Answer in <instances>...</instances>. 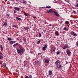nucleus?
<instances>
[{
    "mask_svg": "<svg viewBox=\"0 0 78 78\" xmlns=\"http://www.w3.org/2000/svg\"><path fill=\"white\" fill-rule=\"evenodd\" d=\"M20 49L16 48V50L18 53L19 55H23V53L25 51V49L22 47V46L20 45L19 46Z\"/></svg>",
    "mask_w": 78,
    "mask_h": 78,
    "instance_id": "1",
    "label": "nucleus"
},
{
    "mask_svg": "<svg viewBox=\"0 0 78 78\" xmlns=\"http://www.w3.org/2000/svg\"><path fill=\"white\" fill-rule=\"evenodd\" d=\"M66 52L69 56H70L72 53L69 50V49H67L66 51Z\"/></svg>",
    "mask_w": 78,
    "mask_h": 78,
    "instance_id": "2",
    "label": "nucleus"
},
{
    "mask_svg": "<svg viewBox=\"0 0 78 78\" xmlns=\"http://www.w3.org/2000/svg\"><path fill=\"white\" fill-rule=\"evenodd\" d=\"M55 11L52 9H50L49 11L46 12V13H54Z\"/></svg>",
    "mask_w": 78,
    "mask_h": 78,
    "instance_id": "3",
    "label": "nucleus"
},
{
    "mask_svg": "<svg viewBox=\"0 0 78 78\" xmlns=\"http://www.w3.org/2000/svg\"><path fill=\"white\" fill-rule=\"evenodd\" d=\"M60 63H61L60 61L59 60H57L55 62V64L56 66H58V65L60 64Z\"/></svg>",
    "mask_w": 78,
    "mask_h": 78,
    "instance_id": "4",
    "label": "nucleus"
},
{
    "mask_svg": "<svg viewBox=\"0 0 78 78\" xmlns=\"http://www.w3.org/2000/svg\"><path fill=\"white\" fill-rule=\"evenodd\" d=\"M48 74L50 76H52L53 75V73H52V71L49 70L48 71Z\"/></svg>",
    "mask_w": 78,
    "mask_h": 78,
    "instance_id": "5",
    "label": "nucleus"
},
{
    "mask_svg": "<svg viewBox=\"0 0 78 78\" xmlns=\"http://www.w3.org/2000/svg\"><path fill=\"white\" fill-rule=\"evenodd\" d=\"M71 34H72V35H73V36H77V34H76L73 31H72L71 32Z\"/></svg>",
    "mask_w": 78,
    "mask_h": 78,
    "instance_id": "6",
    "label": "nucleus"
},
{
    "mask_svg": "<svg viewBox=\"0 0 78 78\" xmlns=\"http://www.w3.org/2000/svg\"><path fill=\"white\" fill-rule=\"evenodd\" d=\"M54 15L56 16H57L58 17H59V14H58L55 11L54 12Z\"/></svg>",
    "mask_w": 78,
    "mask_h": 78,
    "instance_id": "7",
    "label": "nucleus"
},
{
    "mask_svg": "<svg viewBox=\"0 0 78 78\" xmlns=\"http://www.w3.org/2000/svg\"><path fill=\"white\" fill-rule=\"evenodd\" d=\"M16 41H10L9 42V43H10V44H14V43H16Z\"/></svg>",
    "mask_w": 78,
    "mask_h": 78,
    "instance_id": "8",
    "label": "nucleus"
},
{
    "mask_svg": "<svg viewBox=\"0 0 78 78\" xmlns=\"http://www.w3.org/2000/svg\"><path fill=\"white\" fill-rule=\"evenodd\" d=\"M62 48L63 49V50H65L66 48H69V47H67V46L66 45L65 46L63 47Z\"/></svg>",
    "mask_w": 78,
    "mask_h": 78,
    "instance_id": "9",
    "label": "nucleus"
},
{
    "mask_svg": "<svg viewBox=\"0 0 78 78\" xmlns=\"http://www.w3.org/2000/svg\"><path fill=\"white\" fill-rule=\"evenodd\" d=\"M14 9L15 10H16V11H19V10H20V8L15 7L14 8Z\"/></svg>",
    "mask_w": 78,
    "mask_h": 78,
    "instance_id": "10",
    "label": "nucleus"
},
{
    "mask_svg": "<svg viewBox=\"0 0 78 78\" xmlns=\"http://www.w3.org/2000/svg\"><path fill=\"white\" fill-rule=\"evenodd\" d=\"M49 61H50L48 59H46L45 60V63H46V64H49Z\"/></svg>",
    "mask_w": 78,
    "mask_h": 78,
    "instance_id": "11",
    "label": "nucleus"
},
{
    "mask_svg": "<svg viewBox=\"0 0 78 78\" xmlns=\"http://www.w3.org/2000/svg\"><path fill=\"white\" fill-rule=\"evenodd\" d=\"M6 66V63H3V64L2 65V67H5Z\"/></svg>",
    "mask_w": 78,
    "mask_h": 78,
    "instance_id": "12",
    "label": "nucleus"
},
{
    "mask_svg": "<svg viewBox=\"0 0 78 78\" xmlns=\"http://www.w3.org/2000/svg\"><path fill=\"white\" fill-rule=\"evenodd\" d=\"M52 51H55V50H56V48L55 47H53L51 48Z\"/></svg>",
    "mask_w": 78,
    "mask_h": 78,
    "instance_id": "13",
    "label": "nucleus"
},
{
    "mask_svg": "<svg viewBox=\"0 0 78 78\" xmlns=\"http://www.w3.org/2000/svg\"><path fill=\"white\" fill-rule=\"evenodd\" d=\"M18 45V43H16L13 45V47H15L17 46V45Z\"/></svg>",
    "mask_w": 78,
    "mask_h": 78,
    "instance_id": "14",
    "label": "nucleus"
},
{
    "mask_svg": "<svg viewBox=\"0 0 78 78\" xmlns=\"http://www.w3.org/2000/svg\"><path fill=\"white\" fill-rule=\"evenodd\" d=\"M65 23L66 25H68L69 24V22L68 21H66Z\"/></svg>",
    "mask_w": 78,
    "mask_h": 78,
    "instance_id": "15",
    "label": "nucleus"
},
{
    "mask_svg": "<svg viewBox=\"0 0 78 78\" xmlns=\"http://www.w3.org/2000/svg\"><path fill=\"white\" fill-rule=\"evenodd\" d=\"M55 34L57 36H59V34L58 33V32L56 31L55 32Z\"/></svg>",
    "mask_w": 78,
    "mask_h": 78,
    "instance_id": "16",
    "label": "nucleus"
},
{
    "mask_svg": "<svg viewBox=\"0 0 78 78\" xmlns=\"http://www.w3.org/2000/svg\"><path fill=\"white\" fill-rule=\"evenodd\" d=\"M35 64H39V61H38L37 60L35 61Z\"/></svg>",
    "mask_w": 78,
    "mask_h": 78,
    "instance_id": "17",
    "label": "nucleus"
},
{
    "mask_svg": "<svg viewBox=\"0 0 78 78\" xmlns=\"http://www.w3.org/2000/svg\"><path fill=\"white\" fill-rule=\"evenodd\" d=\"M7 40H8V41H12V39H11L10 37H8L7 39Z\"/></svg>",
    "mask_w": 78,
    "mask_h": 78,
    "instance_id": "18",
    "label": "nucleus"
},
{
    "mask_svg": "<svg viewBox=\"0 0 78 78\" xmlns=\"http://www.w3.org/2000/svg\"><path fill=\"white\" fill-rule=\"evenodd\" d=\"M16 19H17V20H21V18H20L16 17Z\"/></svg>",
    "mask_w": 78,
    "mask_h": 78,
    "instance_id": "19",
    "label": "nucleus"
},
{
    "mask_svg": "<svg viewBox=\"0 0 78 78\" xmlns=\"http://www.w3.org/2000/svg\"><path fill=\"white\" fill-rule=\"evenodd\" d=\"M4 26L6 27V26H7L8 25V23H7L5 22L4 23Z\"/></svg>",
    "mask_w": 78,
    "mask_h": 78,
    "instance_id": "20",
    "label": "nucleus"
},
{
    "mask_svg": "<svg viewBox=\"0 0 78 78\" xmlns=\"http://www.w3.org/2000/svg\"><path fill=\"white\" fill-rule=\"evenodd\" d=\"M0 48H1L2 50H3V46H2V45H0Z\"/></svg>",
    "mask_w": 78,
    "mask_h": 78,
    "instance_id": "21",
    "label": "nucleus"
},
{
    "mask_svg": "<svg viewBox=\"0 0 78 78\" xmlns=\"http://www.w3.org/2000/svg\"><path fill=\"white\" fill-rule=\"evenodd\" d=\"M24 15L25 17H26V16H28V15L26 13H25V12H24L23 14Z\"/></svg>",
    "mask_w": 78,
    "mask_h": 78,
    "instance_id": "22",
    "label": "nucleus"
},
{
    "mask_svg": "<svg viewBox=\"0 0 78 78\" xmlns=\"http://www.w3.org/2000/svg\"><path fill=\"white\" fill-rule=\"evenodd\" d=\"M23 41H24V42L25 44H26V39L25 38H23Z\"/></svg>",
    "mask_w": 78,
    "mask_h": 78,
    "instance_id": "23",
    "label": "nucleus"
},
{
    "mask_svg": "<svg viewBox=\"0 0 78 78\" xmlns=\"http://www.w3.org/2000/svg\"><path fill=\"white\" fill-rule=\"evenodd\" d=\"M46 8H51V6L48 5V6H46Z\"/></svg>",
    "mask_w": 78,
    "mask_h": 78,
    "instance_id": "24",
    "label": "nucleus"
},
{
    "mask_svg": "<svg viewBox=\"0 0 78 78\" xmlns=\"http://www.w3.org/2000/svg\"><path fill=\"white\" fill-rule=\"evenodd\" d=\"M42 49L43 51H45V50H46V48L44 47H43L42 48Z\"/></svg>",
    "mask_w": 78,
    "mask_h": 78,
    "instance_id": "25",
    "label": "nucleus"
},
{
    "mask_svg": "<svg viewBox=\"0 0 78 78\" xmlns=\"http://www.w3.org/2000/svg\"><path fill=\"white\" fill-rule=\"evenodd\" d=\"M58 68H59V69H61V68H62V66H61V65H59Z\"/></svg>",
    "mask_w": 78,
    "mask_h": 78,
    "instance_id": "26",
    "label": "nucleus"
},
{
    "mask_svg": "<svg viewBox=\"0 0 78 78\" xmlns=\"http://www.w3.org/2000/svg\"><path fill=\"white\" fill-rule=\"evenodd\" d=\"M2 58H3V56H0V59H2Z\"/></svg>",
    "mask_w": 78,
    "mask_h": 78,
    "instance_id": "27",
    "label": "nucleus"
},
{
    "mask_svg": "<svg viewBox=\"0 0 78 78\" xmlns=\"http://www.w3.org/2000/svg\"><path fill=\"white\" fill-rule=\"evenodd\" d=\"M13 27H14L15 28H17V27L16 26L14 25H13Z\"/></svg>",
    "mask_w": 78,
    "mask_h": 78,
    "instance_id": "28",
    "label": "nucleus"
},
{
    "mask_svg": "<svg viewBox=\"0 0 78 78\" xmlns=\"http://www.w3.org/2000/svg\"><path fill=\"white\" fill-rule=\"evenodd\" d=\"M40 42H41V41H38L37 42V44H40Z\"/></svg>",
    "mask_w": 78,
    "mask_h": 78,
    "instance_id": "29",
    "label": "nucleus"
},
{
    "mask_svg": "<svg viewBox=\"0 0 78 78\" xmlns=\"http://www.w3.org/2000/svg\"><path fill=\"white\" fill-rule=\"evenodd\" d=\"M39 37H41V36H42V35L41 34V33H39Z\"/></svg>",
    "mask_w": 78,
    "mask_h": 78,
    "instance_id": "30",
    "label": "nucleus"
},
{
    "mask_svg": "<svg viewBox=\"0 0 78 78\" xmlns=\"http://www.w3.org/2000/svg\"><path fill=\"white\" fill-rule=\"evenodd\" d=\"M44 47L45 48H46L47 47V44H45L44 45Z\"/></svg>",
    "mask_w": 78,
    "mask_h": 78,
    "instance_id": "31",
    "label": "nucleus"
},
{
    "mask_svg": "<svg viewBox=\"0 0 78 78\" xmlns=\"http://www.w3.org/2000/svg\"><path fill=\"white\" fill-rule=\"evenodd\" d=\"M60 53V52L59 51H57V55H59V54Z\"/></svg>",
    "mask_w": 78,
    "mask_h": 78,
    "instance_id": "32",
    "label": "nucleus"
},
{
    "mask_svg": "<svg viewBox=\"0 0 78 78\" xmlns=\"http://www.w3.org/2000/svg\"><path fill=\"white\" fill-rule=\"evenodd\" d=\"M2 55H3V54H2V53L0 52V56H3Z\"/></svg>",
    "mask_w": 78,
    "mask_h": 78,
    "instance_id": "33",
    "label": "nucleus"
},
{
    "mask_svg": "<svg viewBox=\"0 0 78 78\" xmlns=\"http://www.w3.org/2000/svg\"><path fill=\"white\" fill-rule=\"evenodd\" d=\"M76 45L77 47H78V41H77L76 43Z\"/></svg>",
    "mask_w": 78,
    "mask_h": 78,
    "instance_id": "34",
    "label": "nucleus"
},
{
    "mask_svg": "<svg viewBox=\"0 0 78 78\" xmlns=\"http://www.w3.org/2000/svg\"><path fill=\"white\" fill-rule=\"evenodd\" d=\"M29 78H32V76H31V75H30L29 76Z\"/></svg>",
    "mask_w": 78,
    "mask_h": 78,
    "instance_id": "35",
    "label": "nucleus"
},
{
    "mask_svg": "<svg viewBox=\"0 0 78 78\" xmlns=\"http://www.w3.org/2000/svg\"><path fill=\"white\" fill-rule=\"evenodd\" d=\"M23 3H25V4H27V2L26 1H23Z\"/></svg>",
    "mask_w": 78,
    "mask_h": 78,
    "instance_id": "36",
    "label": "nucleus"
},
{
    "mask_svg": "<svg viewBox=\"0 0 78 78\" xmlns=\"http://www.w3.org/2000/svg\"><path fill=\"white\" fill-rule=\"evenodd\" d=\"M7 16H8V17H9V16H10V15H9V14H7L6 15Z\"/></svg>",
    "mask_w": 78,
    "mask_h": 78,
    "instance_id": "37",
    "label": "nucleus"
},
{
    "mask_svg": "<svg viewBox=\"0 0 78 78\" xmlns=\"http://www.w3.org/2000/svg\"><path fill=\"white\" fill-rule=\"evenodd\" d=\"M73 12H74V13L75 14V13H76V12L75 11L73 10Z\"/></svg>",
    "mask_w": 78,
    "mask_h": 78,
    "instance_id": "38",
    "label": "nucleus"
},
{
    "mask_svg": "<svg viewBox=\"0 0 78 78\" xmlns=\"http://www.w3.org/2000/svg\"><path fill=\"white\" fill-rule=\"evenodd\" d=\"M63 30H66V28L64 27V28H63Z\"/></svg>",
    "mask_w": 78,
    "mask_h": 78,
    "instance_id": "39",
    "label": "nucleus"
},
{
    "mask_svg": "<svg viewBox=\"0 0 78 78\" xmlns=\"http://www.w3.org/2000/svg\"><path fill=\"white\" fill-rule=\"evenodd\" d=\"M14 14H16V10H14Z\"/></svg>",
    "mask_w": 78,
    "mask_h": 78,
    "instance_id": "40",
    "label": "nucleus"
},
{
    "mask_svg": "<svg viewBox=\"0 0 78 78\" xmlns=\"http://www.w3.org/2000/svg\"><path fill=\"white\" fill-rule=\"evenodd\" d=\"M24 28H26V29H28V27H24Z\"/></svg>",
    "mask_w": 78,
    "mask_h": 78,
    "instance_id": "41",
    "label": "nucleus"
},
{
    "mask_svg": "<svg viewBox=\"0 0 78 78\" xmlns=\"http://www.w3.org/2000/svg\"><path fill=\"white\" fill-rule=\"evenodd\" d=\"M41 53H38V55H39V56L40 55H41Z\"/></svg>",
    "mask_w": 78,
    "mask_h": 78,
    "instance_id": "42",
    "label": "nucleus"
},
{
    "mask_svg": "<svg viewBox=\"0 0 78 78\" xmlns=\"http://www.w3.org/2000/svg\"><path fill=\"white\" fill-rule=\"evenodd\" d=\"M25 78H29V77L27 76H26Z\"/></svg>",
    "mask_w": 78,
    "mask_h": 78,
    "instance_id": "43",
    "label": "nucleus"
},
{
    "mask_svg": "<svg viewBox=\"0 0 78 78\" xmlns=\"http://www.w3.org/2000/svg\"><path fill=\"white\" fill-rule=\"evenodd\" d=\"M76 6H77V7L78 8V3H77L76 5Z\"/></svg>",
    "mask_w": 78,
    "mask_h": 78,
    "instance_id": "44",
    "label": "nucleus"
},
{
    "mask_svg": "<svg viewBox=\"0 0 78 78\" xmlns=\"http://www.w3.org/2000/svg\"><path fill=\"white\" fill-rule=\"evenodd\" d=\"M33 18H34V19H36V17H35L34 16V17H33Z\"/></svg>",
    "mask_w": 78,
    "mask_h": 78,
    "instance_id": "45",
    "label": "nucleus"
},
{
    "mask_svg": "<svg viewBox=\"0 0 78 78\" xmlns=\"http://www.w3.org/2000/svg\"><path fill=\"white\" fill-rule=\"evenodd\" d=\"M6 1H7V0H5V2H6Z\"/></svg>",
    "mask_w": 78,
    "mask_h": 78,
    "instance_id": "46",
    "label": "nucleus"
},
{
    "mask_svg": "<svg viewBox=\"0 0 78 78\" xmlns=\"http://www.w3.org/2000/svg\"><path fill=\"white\" fill-rule=\"evenodd\" d=\"M50 27V26H51V24H50L49 25Z\"/></svg>",
    "mask_w": 78,
    "mask_h": 78,
    "instance_id": "47",
    "label": "nucleus"
},
{
    "mask_svg": "<svg viewBox=\"0 0 78 78\" xmlns=\"http://www.w3.org/2000/svg\"><path fill=\"white\" fill-rule=\"evenodd\" d=\"M24 66H26V64H24Z\"/></svg>",
    "mask_w": 78,
    "mask_h": 78,
    "instance_id": "48",
    "label": "nucleus"
},
{
    "mask_svg": "<svg viewBox=\"0 0 78 78\" xmlns=\"http://www.w3.org/2000/svg\"><path fill=\"white\" fill-rule=\"evenodd\" d=\"M25 30H27V29H26H26H25Z\"/></svg>",
    "mask_w": 78,
    "mask_h": 78,
    "instance_id": "49",
    "label": "nucleus"
},
{
    "mask_svg": "<svg viewBox=\"0 0 78 78\" xmlns=\"http://www.w3.org/2000/svg\"><path fill=\"white\" fill-rule=\"evenodd\" d=\"M66 64H68V63L67 62H66Z\"/></svg>",
    "mask_w": 78,
    "mask_h": 78,
    "instance_id": "50",
    "label": "nucleus"
},
{
    "mask_svg": "<svg viewBox=\"0 0 78 78\" xmlns=\"http://www.w3.org/2000/svg\"><path fill=\"white\" fill-rule=\"evenodd\" d=\"M18 0H16V1H17Z\"/></svg>",
    "mask_w": 78,
    "mask_h": 78,
    "instance_id": "51",
    "label": "nucleus"
},
{
    "mask_svg": "<svg viewBox=\"0 0 78 78\" xmlns=\"http://www.w3.org/2000/svg\"><path fill=\"white\" fill-rule=\"evenodd\" d=\"M26 29V28H24V29L25 30Z\"/></svg>",
    "mask_w": 78,
    "mask_h": 78,
    "instance_id": "52",
    "label": "nucleus"
},
{
    "mask_svg": "<svg viewBox=\"0 0 78 78\" xmlns=\"http://www.w3.org/2000/svg\"><path fill=\"white\" fill-rule=\"evenodd\" d=\"M30 3H31V2H30Z\"/></svg>",
    "mask_w": 78,
    "mask_h": 78,
    "instance_id": "53",
    "label": "nucleus"
},
{
    "mask_svg": "<svg viewBox=\"0 0 78 78\" xmlns=\"http://www.w3.org/2000/svg\"><path fill=\"white\" fill-rule=\"evenodd\" d=\"M71 39H73V38H71Z\"/></svg>",
    "mask_w": 78,
    "mask_h": 78,
    "instance_id": "54",
    "label": "nucleus"
}]
</instances>
